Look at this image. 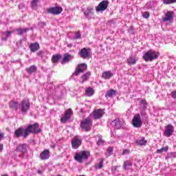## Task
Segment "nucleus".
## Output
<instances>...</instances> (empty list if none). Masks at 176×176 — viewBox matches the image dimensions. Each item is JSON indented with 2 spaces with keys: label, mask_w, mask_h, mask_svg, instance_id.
Listing matches in <instances>:
<instances>
[{
  "label": "nucleus",
  "mask_w": 176,
  "mask_h": 176,
  "mask_svg": "<svg viewBox=\"0 0 176 176\" xmlns=\"http://www.w3.org/2000/svg\"><path fill=\"white\" fill-rule=\"evenodd\" d=\"M132 124L133 127H136L137 129H140L142 126V119L140 113L135 115L132 120Z\"/></svg>",
  "instance_id": "6"
},
{
  "label": "nucleus",
  "mask_w": 176,
  "mask_h": 176,
  "mask_svg": "<svg viewBox=\"0 0 176 176\" xmlns=\"http://www.w3.org/2000/svg\"><path fill=\"white\" fill-rule=\"evenodd\" d=\"M26 72L28 74H34V72H36V65H32L29 68L26 69Z\"/></svg>",
  "instance_id": "25"
},
{
  "label": "nucleus",
  "mask_w": 176,
  "mask_h": 176,
  "mask_svg": "<svg viewBox=\"0 0 176 176\" xmlns=\"http://www.w3.org/2000/svg\"><path fill=\"white\" fill-rule=\"evenodd\" d=\"M31 6H32V9H36V8H38V3H36L35 1H32Z\"/></svg>",
  "instance_id": "41"
},
{
  "label": "nucleus",
  "mask_w": 176,
  "mask_h": 176,
  "mask_svg": "<svg viewBox=\"0 0 176 176\" xmlns=\"http://www.w3.org/2000/svg\"><path fill=\"white\" fill-rule=\"evenodd\" d=\"M42 54V52H39L37 53V56H41Z\"/></svg>",
  "instance_id": "52"
},
{
  "label": "nucleus",
  "mask_w": 176,
  "mask_h": 176,
  "mask_svg": "<svg viewBox=\"0 0 176 176\" xmlns=\"http://www.w3.org/2000/svg\"><path fill=\"white\" fill-rule=\"evenodd\" d=\"M159 57V53L155 51H148L143 56V59L144 61H153V60H156Z\"/></svg>",
  "instance_id": "3"
},
{
  "label": "nucleus",
  "mask_w": 176,
  "mask_h": 176,
  "mask_svg": "<svg viewBox=\"0 0 176 176\" xmlns=\"http://www.w3.org/2000/svg\"><path fill=\"white\" fill-rule=\"evenodd\" d=\"M28 31H30L29 28H24V29L19 28L16 30L18 35H23V34L27 32Z\"/></svg>",
  "instance_id": "30"
},
{
  "label": "nucleus",
  "mask_w": 176,
  "mask_h": 176,
  "mask_svg": "<svg viewBox=\"0 0 176 176\" xmlns=\"http://www.w3.org/2000/svg\"><path fill=\"white\" fill-rule=\"evenodd\" d=\"M102 78L103 79H111V78H112V76H113V74H112V72H111V71H107V72H104L102 73Z\"/></svg>",
  "instance_id": "20"
},
{
  "label": "nucleus",
  "mask_w": 176,
  "mask_h": 176,
  "mask_svg": "<svg viewBox=\"0 0 176 176\" xmlns=\"http://www.w3.org/2000/svg\"><path fill=\"white\" fill-rule=\"evenodd\" d=\"M104 166V161L101 160L98 164H96L95 165V168L96 170H101L102 167Z\"/></svg>",
  "instance_id": "34"
},
{
  "label": "nucleus",
  "mask_w": 176,
  "mask_h": 176,
  "mask_svg": "<svg viewBox=\"0 0 176 176\" xmlns=\"http://www.w3.org/2000/svg\"><path fill=\"white\" fill-rule=\"evenodd\" d=\"M93 126V122L90 117L87 118L81 122L80 126L85 131H90L91 126Z\"/></svg>",
  "instance_id": "4"
},
{
  "label": "nucleus",
  "mask_w": 176,
  "mask_h": 176,
  "mask_svg": "<svg viewBox=\"0 0 176 176\" xmlns=\"http://www.w3.org/2000/svg\"><path fill=\"white\" fill-rule=\"evenodd\" d=\"M69 60H71V55L65 54L63 58V63H68Z\"/></svg>",
  "instance_id": "36"
},
{
  "label": "nucleus",
  "mask_w": 176,
  "mask_h": 176,
  "mask_svg": "<svg viewBox=\"0 0 176 176\" xmlns=\"http://www.w3.org/2000/svg\"><path fill=\"white\" fill-rule=\"evenodd\" d=\"M61 58V56L60 55H54L52 58V61L54 63H58V60Z\"/></svg>",
  "instance_id": "33"
},
{
  "label": "nucleus",
  "mask_w": 176,
  "mask_h": 176,
  "mask_svg": "<svg viewBox=\"0 0 176 176\" xmlns=\"http://www.w3.org/2000/svg\"><path fill=\"white\" fill-rule=\"evenodd\" d=\"M111 124L113 127H114V129H117V130L122 129V122H120V120H119L118 118L113 120L111 122Z\"/></svg>",
  "instance_id": "17"
},
{
  "label": "nucleus",
  "mask_w": 176,
  "mask_h": 176,
  "mask_svg": "<svg viewBox=\"0 0 176 176\" xmlns=\"http://www.w3.org/2000/svg\"><path fill=\"white\" fill-rule=\"evenodd\" d=\"M176 0H164L165 5H170V3H175Z\"/></svg>",
  "instance_id": "39"
},
{
  "label": "nucleus",
  "mask_w": 176,
  "mask_h": 176,
  "mask_svg": "<svg viewBox=\"0 0 176 176\" xmlns=\"http://www.w3.org/2000/svg\"><path fill=\"white\" fill-rule=\"evenodd\" d=\"M115 94H116V91H115V90L113 89H110L109 91H107V94H106V97H113V96H115Z\"/></svg>",
  "instance_id": "31"
},
{
  "label": "nucleus",
  "mask_w": 176,
  "mask_h": 176,
  "mask_svg": "<svg viewBox=\"0 0 176 176\" xmlns=\"http://www.w3.org/2000/svg\"><path fill=\"white\" fill-rule=\"evenodd\" d=\"M167 151H168V146H165V147H162L160 149H157L156 151V153H163V152H167Z\"/></svg>",
  "instance_id": "35"
},
{
  "label": "nucleus",
  "mask_w": 176,
  "mask_h": 176,
  "mask_svg": "<svg viewBox=\"0 0 176 176\" xmlns=\"http://www.w3.org/2000/svg\"><path fill=\"white\" fill-rule=\"evenodd\" d=\"M73 113L74 111H72V109H69L66 110L64 116L60 118L61 123H67V122L71 119V116H72Z\"/></svg>",
  "instance_id": "8"
},
{
  "label": "nucleus",
  "mask_w": 176,
  "mask_h": 176,
  "mask_svg": "<svg viewBox=\"0 0 176 176\" xmlns=\"http://www.w3.org/2000/svg\"><path fill=\"white\" fill-rule=\"evenodd\" d=\"M50 157V151L44 150L42 151L39 155L41 160H47Z\"/></svg>",
  "instance_id": "15"
},
{
  "label": "nucleus",
  "mask_w": 176,
  "mask_h": 176,
  "mask_svg": "<svg viewBox=\"0 0 176 176\" xmlns=\"http://www.w3.org/2000/svg\"><path fill=\"white\" fill-rule=\"evenodd\" d=\"M108 5H109V1L104 0L101 1L97 7H96V10L98 12H104L108 8Z\"/></svg>",
  "instance_id": "7"
},
{
  "label": "nucleus",
  "mask_w": 176,
  "mask_h": 176,
  "mask_svg": "<svg viewBox=\"0 0 176 176\" xmlns=\"http://www.w3.org/2000/svg\"><path fill=\"white\" fill-rule=\"evenodd\" d=\"M132 166L133 164L131 163V161L129 160L125 161L122 165V168H124V170H129V168H130V167Z\"/></svg>",
  "instance_id": "23"
},
{
  "label": "nucleus",
  "mask_w": 176,
  "mask_h": 176,
  "mask_svg": "<svg viewBox=\"0 0 176 176\" xmlns=\"http://www.w3.org/2000/svg\"><path fill=\"white\" fill-rule=\"evenodd\" d=\"M138 145H146V140L144 138H142L138 141Z\"/></svg>",
  "instance_id": "38"
},
{
  "label": "nucleus",
  "mask_w": 176,
  "mask_h": 176,
  "mask_svg": "<svg viewBox=\"0 0 176 176\" xmlns=\"http://www.w3.org/2000/svg\"><path fill=\"white\" fill-rule=\"evenodd\" d=\"M3 151V144H0V152H2Z\"/></svg>",
  "instance_id": "50"
},
{
  "label": "nucleus",
  "mask_w": 176,
  "mask_h": 176,
  "mask_svg": "<svg viewBox=\"0 0 176 176\" xmlns=\"http://www.w3.org/2000/svg\"><path fill=\"white\" fill-rule=\"evenodd\" d=\"M86 69H87V65H86V63L80 64L78 65L74 75L78 76L79 74H82L83 72L86 71Z\"/></svg>",
  "instance_id": "11"
},
{
  "label": "nucleus",
  "mask_w": 176,
  "mask_h": 176,
  "mask_svg": "<svg viewBox=\"0 0 176 176\" xmlns=\"http://www.w3.org/2000/svg\"><path fill=\"white\" fill-rule=\"evenodd\" d=\"M171 96L173 98H175V100H176V91H172Z\"/></svg>",
  "instance_id": "46"
},
{
  "label": "nucleus",
  "mask_w": 176,
  "mask_h": 176,
  "mask_svg": "<svg viewBox=\"0 0 176 176\" xmlns=\"http://www.w3.org/2000/svg\"><path fill=\"white\" fill-rule=\"evenodd\" d=\"M118 168H119V166H112L111 168L112 173H115L118 170Z\"/></svg>",
  "instance_id": "45"
},
{
  "label": "nucleus",
  "mask_w": 176,
  "mask_h": 176,
  "mask_svg": "<svg viewBox=\"0 0 176 176\" xmlns=\"http://www.w3.org/2000/svg\"><path fill=\"white\" fill-rule=\"evenodd\" d=\"M173 19V12L168 11L165 15V17L163 19V21H170Z\"/></svg>",
  "instance_id": "24"
},
{
  "label": "nucleus",
  "mask_w": 176,
  "mask_h": 176,
  "mask_svg": "<svg viewBox=\"0 0 176 176\" xmlns=\"http://www.w3.org/2000/svg\"><path fill=\"white\" fill-rule=\"evenodd\" d=\"M173 133H174V126H173V125L171 124L167 125L165 128L164 135L166 137H171Z\"/></svg>",
  "instance_id": "14"
},
{
  "label": "nucleus",
  "mask_w": 176,
  "mask_h": 176,
  "mask_svg": "<svg viewBox=\"0 0 176 176\" xmlns=\"http://www.w3.org/2000/svg\"><path fill=\"white\" fill-rule=\"evenodd\" d=\"M17 152H22V153H25L27 152V146L25 144H19L16 147Z\"/></svg>",
  "instance_id": "19"
},
{
  "label": "nucleus",
  "mask_w": 176,
  "mask_h": 176,
  "mask_svg": "<svg viewBox=\"0 0 176 176\" xmlns=\"http://www.w3.org/2000/svg\"><path fill=\"white\" fill-rule=\"evenodd\" d=\"M107 151L109 152V153H111V152L113 151V148L112 147H108Z\"/></svg>",
  "instance_id": "48"
},
{
  "label": "nucleus",
  "mask_w": 176,
  "mask_h": 176,
  "mask_svg": "<svg viewBox=\"0 0 176 176\" xmlns=\"http://www.w3.org/2000/svg\"><path fill=\"white\" fill-rule=\"evenodd\" d=\"M85 93L88 97H91V96L94 94V90L91 87H88L86 89Z\"/></svg>",
  "instance_id": "28"
},
{
  "label": "nucleus",
  "mask_w": 176,
  "mask_h": 176,
  "mask_svg": "<svg viewBox=\"0 0 176 176\" xmlns=\"http://www.w3.org/2000/svg\"><path fill=\"white\" fill-rule=\"evenodd\" d=\"M82 12L86 19L90 20V19H93L94 17V6H88L87 9H83Z\"/></svg>",
  "instance_id": "5"
},
{
  "label": "nucleus",
  "mask_w": 176,
  "mask_h": 176,
  "mask_svg": "<svg viewBox=\"0 0 176 176\" xmlns=\"http://www.w3.org/2000/svg\"><path fill=\"white\" fill-rule=\"evenodd\" d=\"M30 101L27 100H22L21 102V112L22 113H27V111L30 109Z\"/></svg>",
  "instance_id": "9"
},
{
  "label": "nucleus",
  "mask_w": 176,
  "mask_h": 176,
  "mask_svg": "<svg viewBox=\"0 0 176 176\" xmlns=\"http://www.w3.org/2000/svg\"><path fill=\"white\" fill-rule=\"evenodd\" d=\"M12 34H13V32L12 31H7V32H2L1 35H2V41H8V37L10 35H12Z\"/></svg>",
  "instance_id": "21"
},
{
  "label": "nucleus",
  "mask_w": 176,
  "mask_h": 176,
  "mask_svg": "<svg viewBox=\"0 0 176 176\" xmlns=\"http://www.w3.org/2000/svg\"><path fill=\"white\" fill-rule=\"evenodd\" d=\"M47 13L50 14H54L57 16L63 12V8L61 7H52L47 10Z\"/></svg>",
  "instance_id": "10"
},
{
  "label": "nucleus",
  "mask_w": 176,
  "mask_h": 176,
  "mask_svg": "<svg viewBox=\"0 0 176 176\" xmlns=\"http://www.w3.org/2000/svg\"><path fill=\"white\" fill-rule=\"evenodd\" d=\"M3 137H5V134L0 131V140H3Z\"/></svg>",
  "instance_id": "49"
},
{
  "label": "nucleus",
  "mask_w": 176,
  "mask_h": 176,
  "mask_svg": "<svg viewBox=\"0 0 176 176\" xmlns=\"http://www.w3.org/2000/svg\"><path fill=\"white\" fill-rule=\"evenodd\" d=\"M89 156H90V152L82 151L76 153L74 160L78 163H83V160H87V159H89Z\"/></svg>",
  "instance_id": "2"
},
{
  "label": "nucleus",
  "mask_w": 176,
  "mask_h": 176,
  "mask_svg": "<svg viewBox=\"0 0 176 176\" xmlns=\"http://www.w3.org/2000/svg\"><path fill=\"white\" fill-rule=\"evenodd\" d=\"M149 16H150L149 12H142V16L144 17V19H148Z\"/></svg>",
  "instance_id": "42"
},
{
  "label": "nucleus",
  "mask_w": 176,
  "mask_h": 176,
  "mask_svg": "<svg viewBox=\"0 0 176 176\" xmlns=\"http://www.w3.org/2000/svg\"><path fill=\"white\" fill-rule=\"evenodd\" d=\"M90 75H91V73H90V72H88L85 74L82 75L81 76V79H82V82H86V80H87V79H89V78H90Z\"/></svg>",
  "instance_id": "29"
},
{
  "label": "nucleus",
  "mask_w": 176,
  "mask_h": 176,
  "mask_svg": "<svg viewBox=\"0 0 176 176\" xmlns=\"http://www.w3.org/2000/svg\"><path fill=\"white\" fill-rule=\"evenodd\" d=\"M148 108V102L146 100H142L140 101V109H146Z\"/></svg>",
  "instance_id": "26"
},
{
  "label": "nucleus",
  "mask_w": 176,
  "mask_h": 176,
  "mask_svg": "<svg viewBox=\"0 0 176 176\" xmlns=\"http://www.w3.org/2000/svg\"><path fill=\"white\" fill-rule=\"evenodd\" d=\"M102 115H104V110H102V109L96 110L93 113L94 119H96V120L100 119V118H101Z\"/></svg>",
  "instance_id": "16"
},
{
  "label": "nucleus",
  "mask_w": 176,
  "mask_h": 176,
  "mask_svg": "<svg viewBox=\"0 0 176 176\" xmlns=\"http://www.w3.org/2000/svg\"><path fill=\"white\" fill-rule=\"evenodd\" d=\"M156 3L155 1H150L145 5L146 9H152Z\"/></svg>",
  "instance_id": "32"
},
{
  "label": "nucleus",
  "mask_w": 176,
  "mask_h": 176,
  "mask_svg": "<svg viewBox=\"0 0 176 176\" xmlns=\"http://www.w3.org/2000/svg\"><path fill=\"white\" fill-rule=\"evenodd\" d=\"M129 153H130V150H129V149H125L122 152V155H127Z\"/></svg>",
  "instance_id": "47"
},
{
  "label": "nucleus",
  "mask_w": 176,
  "mask_h": 176,
  "mask_svg": "<svg viewBox=\"0 0 176 176\" xmlns=\"http://www.w3.org/2000/svg\"><path fill=\"white\" fill-rule=\"evenodd\" d=\"M31 133L32 134H38L41 133L39 124L34 123L33 124L28 125L26 129L19 127L18 129L15 130L14 134L16 138H20V137L27 138Z\"/></svg>",
  "instance_id": "1"
},
{
  "label": "nucleus",
  "mask_w": 176,
  "mask_h": 176,
  "mask_svg": "<svg viewBox=\"0 0 176 176\" xmlns=\"http://www.w3.org/2000/svg\"><path fill=\"white\" fill-rule=\"evenodd\" d=\"M10 108L14 109V111H17L19 109V103L17 102L11 101L9 103Z\"/></svg>",
  "instance_id": "22"
},
{
  "label": "nucleus",
  "mask_w": 176,
  "mask_h": 176,
  "mask_svg": "<svg viewBox=\"0 0 176 176\" xmlns=\"http://www.w3.org/2000/svg\"><path fill=\"white\" fill-rule=\"evenodd\" d=\"M175 157H176V152H172L166 157V159H171V158L175 159Z\"/></svg>",
  "instance_id": "37"
},
{
  "label": "nucleus",
  "mask_w": 176,
  "mask_h": 176,
  "mask_svg": "<svg viewBox=\"0 0 176 176\" xmlns=\"http://www.w3.org/2000/svg\"><path fill=\"white\" fill-rule=\"evenodd\" d=\"M79 56L81 58H90V49H81V50L79 52Z\"/></svg>",
  "instance_id": "12"
},
{
  "label": "nucleus",
  "mask_w": 176,
  "mask_h": 176,
  "mask_svg": "<svg viewBox=\"0 0 176 176\" xmlns=\"http://www.w3.org/2000/svg\"><path fill=\"white\" fill-rule=\"evenodd\" d=\"M96 144L98 146H100V145H102L104 144V140H102V138L99 137V139Z\"/></svg>",
  "instance_id": "40"
},
{
  "label": "nucleus",
  "mask_w": 176,
  "mask_h": 176,
  "mask_svg": "<svg viewBox=\"0 0 176 176\" xmlns=\"http://www.w3.org/2000/svg\"><path fill=\"white\" fill-rule=\"evenodd\" d=\"M37 173H38V174H39L40 175H42V170H37Z\"/></svg>",
  "instance_id": "51"
},
{
  "label": "nucleus",
  "mask_w": 176,
  "mask_h": 176,
  "mask_svg": "<svg viewBox=\"0 0 176 176\" xmlns=\"http://www.w3.org/2000/svg\"><path fill=\"white\" fill-rule=\"evenodd\" d=\"M127 63H128L129 65H134V64H135V63H137V60L135 59L134 57L130 56L127 59Z\"/></svg>",
  "instance_id": "27"
},
{
  "label": "nucleus",
  "mask_w": 176,
  "mask_h": 176,
  "mask_svg": "<svg viewBox=\"0 0 176 176\" xmlns=\"http://www.w3.org/2000/svg\"><path fill=\"white\" fill-rule=\"evenodd\" d=\"M1 176H8V174L2 175Z\"/></svg>",
  "instance_id": "54"
},
{
  "label": "nucleus",
  "mask_w": 176,
  "mask_h": 176,
  "mask_svg": "<svg viewBox=\"0 0 176 176\" xmlns=\"http://www.w3.org/2000/svg\"><path fill=\"white\" fill-rule=\"evenodd\" d=\"M39 0H32L33 2H36L38 3Z\"/></svg>",
  "instance_id": "53"
},
{
  "label": "nucleus",
  "mask_w": 176,
  "mask_h": 176,
  "mask_svg": "<svg viewBox=\"0 0 176 176\" xmlns=\"http://www.w3.org/2000/svg\"><path fill=\"white\" fill-rule=\"evenodd\" d=\"M140 115L142 117V119H144V118H146V112H145V111H141Z\"/></svg>",
  "instance_id": "43"
},
{
  "label": "nucleus",
  "mask_w": 176,
  "mask_h": 176,
  "mask_svg": "<svg viewBox=\"0 0 176 176\" xmlns=\"http://www.w3.org/2000/svg\"><path fill=\"white\" fill-rule=\"evenodd\" d=\"M74 39H80V32H78L75 36Z\"/></svg>",
  "instance_id": "44"
},
{
  "label": "nucleus",
  "mask_w": 176,
  "mask_h": 176,
  "mask_svg": "<svg viewBox=\"0 0 176 176\" xmlns=\"http://www.w3.org/2000/svg\"><path fill=\"white\" fill-rule=\"evenodd\" d=\"M72 145L74 149H78L82 145V140L78 136H75L72 140Z\"/></svg>",
  "instance_id": "13"
},
{
  "label": "nucleus",
  "mask_w": 176,
  "mask_h": 176,
  "mask_svg": "<svg viewBox=\"0 0 176 176\" xmlns=\"http://www.w3.org/2000/svg\"><path fill=\"white\" fill-rule=\"evenodd\" d=\"M40 48L39 43H34L32 44H30V49L31 52H33L35 53V52H38V50Z\"/></svg>",
  "instance_id": "18"
}]
</instances>
